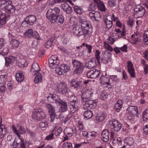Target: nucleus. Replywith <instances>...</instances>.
Wrapping results in <instances>:
<instances>
[{"label":"nucleus","mask_w":148,"mask_h":148,"mask_svg":"<svg viewBox=\"0 0 148 148\" xmlns=\"http://www.w3.org/2000/svg\"><path fill=\"white\" fill-rule=\"evenodd\" d=\"M108 5L111 7H113L116 5L115 0H109L108 1Z\"/></svg>","instance_id":"864d4df0"},{"label":"nucleus","mask_w":148,"mask_h":148,"mask_svg":"<svg viewBox=\"0 0 148 148\" xmlns=\"http://www.w3.org/2000/svg\"><path fill=\"white\" fill-rule=\"evenodd\" d=\"M53 39L52 38L49 39L47 42L45 47L47 48H49L52 45L53 42Z\"/></svg>","instance_id":"3c124183"},{"label":"nucleus","mask_w":148,"mask_h":148,"mask_svg":"<svg viewBox=\"0 0 148 148\" xmlns=\"http://www.w3.org/2000/svg\"><path fill=\"white\" fill-rule=\"evenodd\" d=\"M85 65L86 67L89 69L94 68L96 66V61L95 59L92 58L86 62Z\"/></svg>","instance_id":"f3484780"},{"label":"nucleus","mask_w":148,"mask_h":148,"mask_svg":"<svg viewBox=\"0 0 148 148\" xmlns=\"http://www.w3.org/2000/svg\"><path fill=\"white\" fill-rule=\"evenodd\" d=\"M100 74V71L97 69H94L88 71L87 73L88 78L91 79H95L97 78Z\"/></svg>","instance_id":"9b49d317"},{"label":"nucleus","mask_w":148,"mask_h":148,"mask_svg":"<svg viewBox=\"0 0 148 148\" xmlns=\"http://www.w3.org/2000/svg\"><path fill=\"white\" fill-rule=\"evenodd\" d=\"M109 132L108 130H103L101 133V138L103 142H107L109 139Z\"/></svg>","instance_id":"a211bd4d"},{"label":"nucleus","mask_w":148,"mask_h":148,"mask_svg":"<svg viewBox=\"0 0 148 148\" xmlns=\"http://www.w3.org/2000/svg\"><path fill=\"white\" fill-rule=\"evenodd\" d=\"M15 10L11 1L7 0L0 2V15L2 17L1 18L5 20V23L9 18V16L4 12L12 14L14 12Z\"/></svg>","instance_id":"f257e3e1"},{"label":"nucleus","mask_w":148,"mask_h":148,"mask_svg":"<svg viewBox=\"0 0 148 148\" xmlns=\"http://www.w3.org/2000/svg\"><path fill=\"white\" fill-rule=\"evenodd\" d=\"M97 134L96 132L94 131L90 132H89L88 136L91 139H93L96 136Z\"/></svg>","instance_id":"4d7b16f0"},{"label":"nucleus","mask_w":148,"mask_h":148,"mask_svg":"<svg viewBox=\"0 0 148 148\" xmlns=\"http://www.w3.org/2000/svg\"><path fill=\"white\" fill-rule=\"evenodd\" d=\"M62 147V148H73L72 144L67 142L64 143Z\"/></svg>","instance_id":"de8ad7c7"},{"label":"nucleus","mask_w":148,"mask_h":148,"mask_svg":"<svg viewBox=\"0 0 148 148\" xmlns=\"http://www.w3.org/2000/svg\"><path fill=\"white\" fill-rule=\"evenodd\" d=\"M132 38H133V40L134 41L133 44H136L138 40V38L137 35H132L131 36Z\"/></svg>","instance_id":"0e129e2a"},{"label":"nucleus","mask_w":148,"mask_h":148,"mask_svg":"<svg viewBox=\"0 0 148 148\" xmlns=\"http://www.w3.org/2000/svg\"><path fill=\"white\" fill-rule=\"evenodd\" d=\"M62 132V129L61 127L57 129V130H56L55 132V134L56 136H59L60 133Z\"/></svg>","instance_id":"680f3d73"},{"label":"nucleus","mask_w":148,"mask_h":148,"mask_svg":"<svg viewBox=\"0 0 148 148\" xmlns=\"http://www.w3.org/2000/svg\"><path fill=\"white\" fill-rule=\"evenodd\" d=\"M12 127L14 133L16 134L18 136L17 137L15 138L14 141L17 144L21 145H25L23 143V141L20 138V136L19 134H18V131L16 129V128L15 126L14 125H12Z\"/></svg>","instance_id":"4468645a"},{"label":"nucleus","mask_w":148,"mask_h":148,"mask_svg":"<svg viewBox=\"0 0 148 148\" xmlns=\"http://www.w3.org/2000/svg\"><path fill=\"white\" fill-rule=\"evenodd\" d=\"M81 63L79 61L75 59H73L72 60V64H73V66L75 68Z\"/></svg>","instance_id":"8fccbe9b"},{"label":"nucleus","mask_w":148,"mask_h":148,"mask_svg":"<svg viewBox=\"0 0 148 148\" xmlns=\"http://www.w3.org/2000/svg\"><path fill=\"white\" fill-rule=\"evenodd\" d=\"M143 116L144 121L148 119V109H146L145 111L143 112Z\"/></svg>","instance_id":"09e8293b"},{"label":"nucleus","mask_w":148,"mask_h":148,"mask_svg":"<svg viewBox=\"0 0 148 148\" xmlns=\"http://www.w3.org/2000/svg\"><path fill=\"white\" fill-rule=\"evenodd\" d=\"M104 46L107 49L110 51H113L112 48L111 46L109 45L106 42H104Z\"/></svg>","instance_id":"052dcab7"},{"label":"nucleus","mask_w":148,"mask_h":148,"mask_svg":"<svg viewBox=\"0 0 148 148\" xmlns=\"http://www.w3.org/2000/svg\"><path fill=\"white\" fill-rule=\"evenodd\" d=\"M58 89L59 92L63 95H66L69 90L67 84L64 82H61L59 83Z\"/></svg>","instance_id":"6e6552de"},{"label":"nucleus","mask_w":148,"mask_h":148,"mask_svg":"<svg viewBox=\"0 0 148 148\" xmlns=\"http://www.w3.org/2000/svg\"><path fill=\"white\" fill-rule=\"evenodd\" d=\"M32 29H29L26 30L24 34V36L26 38H29L32 36L34 38L37 39V32H33Z\"/></svg>","instance_id":"2eb2a0df"},{"label":"nucleus","mask_w":148,"mask_h":148,"mask_svg":"<svg viewBox=\"0 0 148 148\" xmlns=\"http://www.w3.org/2000/svg\"><path fill=\"white\" fill-rule=\"evenodd\" d=\"M64 132L68 135L71 136L73 135V134L76 133V128L75 127L73 128H71V127L66 128L64 130Z\"/></svg>","instance_id":"4be33fe9"},{"label":"nucleus","mask_w":148,"mask_h":148,"mask_svg":"<svg viewBox=\"0 0 148 148\" xmlns=\"http://www.w3.org/2000/svg\"><path fill=\"white\" fill-rule=\"evenodd\" d=\"M45 108L48 111L49 114L55 112V107L50 103H47L45 105Z\"/></svg>","instance_id":"c756f323"},{"label":"nucleus","mask_w":148,"mask_h":148,"mask_svg":"<svg viewBox=\"0 0 148 148\" xmlns=\"http://www.w3.org/2000/svg\"><path fill=\"white\" fill-rule=\"evenodd\" d=\"M93 94L92 92L89 90H86L84 92L82 95L83 108L85 110L94 108L96 107L97 101L89 99Z\"/></svg>","instance_id":"7ed1b4c3"},{"label":"nucleus","mask_w":148,"mask_h":148,"mask_svg":"<svg viewBox=\"0 0 148 148\" xmlns=\"http://www.w3.org/2000/svg\"><path fill=\"white\" fill-rule=\"evenodd\" d=\"M16 77L17 81L19 82H22L24 79L22 73H16Z\"/></svg>","instance_id":"e433bc0d"},{"label":"nucleus","mask_w":148,"mask_h":148,"mask_svg":"<svg viewBox=\"0 0 148 148\" xmlns=\"http://www.w3.org/2000/svg\"><path fill=\"white\" fill-rule=\"evenodd\" d=\"M74 10L77 13L79 14H81L83 12L81 8L77 6H75L74 7Z\"/></svg>","instance_id":"49530a36"},{"label":"nucleus","mask_w":148,"mask_h":148,"mask_svg":"<svg viewBox=\"0 0 148 148\" xmlns=\"http://www.w3.org/2000/svg\"><path fill=\"white\" fill-rule=\"evenodd\" d=\"M54 134L51 133V134L47 136L45 138V139L47 140H51L53 138Z\"/></svg>","instance_id":"774afa93"},{"label":"nucleus","mask_w":148,"mask_h":148,"mask_svg":"<svg viewBox=\"0 0 148 148\" xmlns=\"http://www.w3.org/2000/svg\"><path fill=\"white\" fill-rule=\"evenodd\" d=\"M145 12L144 8L139 5L134 8V15H136L139 17L143 16L145 13Z\"/></svg>","instance_id":"9d476101"},{"label":"nucleus","mask_w":148,"mask_h":148,"mask_svg":"<svg viewBox=\"0 0 148 148\" xmlns=\"http://www.w3.org/2000/svg\"><path fill=\"white\" fill-rule=\"evenodd\" d=\"M38 66L39 68V69L38 70V83L42 82V76L41 74L39 73V71H40V69L39 67V66L38 64Z\"/></svg>","instance_id":"a18cd8bd"},{"label":"nucleus","mask_w":148,"mask_h":148,"mask_svg":"<svg viewBox=\"0 0 148 148\" xmlns=\"http://www.w3.org/2000/svg\"><path fill=\"white\" fill-rule=\"evenodd\" d=\"M127 110L128 112H127L126 116L129 120H133L138 117V110L137 106H130L127 108Z\"/></svg>","instance_id":"39448f33"},{"label":"nucleus","mask_w":148,"mask_h":148,"mask_svg":"<svg viewBox=\"0 0 148 148\" xmlns=\"http://www.w3.org/2000/svg\"><path fill=\"white\" fill-rule=\"evenodd\" d=\"M45 114L41 109H38V119L39 120H42L45 118Z\"/></svg>","instance_id":"cd10ccee"},{"label":"nucleus","mask_w":148,"mask_h":148,"mask_svg":"<svg viewBox=\"0 0 148 148\" xmlns=\"http://www.w3.org/2000/svg\"><path fill=\"white\" fill-rule=\"evenodd\" d=\"M16 58V57L13 56H10L9 58L6 57L5 58V65L8 66L10 64L14 63Z\"/></svg>","instance_id":"a878e982"},{"label":"nucleus","mask_w":148,"mask_h":148,"mask_svg":"<svg viewBox=\"0 0 148 148\" xmlns=\"http://www.w3.org/2000/svg\"><path fill=\"white\" fill-rule=\"evenodd\" d=\"M16 130L18 131V133L21 134H24L25 133L26 131L21 126H19L18 124L16 125Z\"/></svg>","instance_id":"f704fd0d"},{"label":"nucleus","mask_w":148,"mask_h":148,"mask_svg":"<svg viewBox=\"0 0 148 148\" xmlns=\"http://www.w3.org/2000/svg\"><path fill=\"white\" fill-rule=\"evenodd\" d=\"M47 99L53 103H58L60 105V110L61 112H66L68 110L67 104L66 102L62 100L58 96L50 95L47 97Z\"/></svg>","instance_id":"20e7f679"},{"label":"nucleus","mask_w":148,"mask_h":148,"mask_svg":"<svg viewBox=\"0 0 148 148\" xmlns=\"http://www.w3.org/2000/svg\"><path fill=\"white\" fill-rule=\"evenodd\" d=\"M49 67L51 69L56 68L60 63V60L56 56H52L48 60Z\"/></svg>","instance_id":"423d86ee"},{"label":"nucleus","mask_w":148,"mask_h":148,"mask_svg":"<svg viewBox=\"0 0 148 148\" xmlns=\"http://www.w3.org/2000/svg\"><path fill=\"white\" fill-rule=\"evenodd\" d=\"M30 71L32 75H35L34 81L35 83L37 84V80L36 77H37V63H34L32 64Z\"/></svg>","instance_id":"dca6fc26"},{"label":"nucleus","mask_w":148,"mask_h":148,"mask_svg":"<svg viewBox=\"0 0 148 148\" xmlns=\"http://www.w3.org/2000/svg\"><path fill=\"white\" fill-rule=\"evenodd\" d=\"M70 85L75 88L80 86L81 83L75 79H72L70 82Z\"/></svg>","instance_id":"c85d7f7f"},{"label":"nucleus","mask_w":148,"mask_h":148,"mask_svg":"<svg viewBox=\"0 0 148 148\" xmlns=\"http://www.w3.org/2000/svg\"><path fill=\"white\" fill-rule=\"evenodd\" d=\"M7 75L5 74L4 75L0 76V84L4 83L7 80Z\"/></svg>","instance_id":"79ce46f5"},{"label":"nucleus","mask_w":148,"mask_h":148,"mask_svg":"<svg viewBox=\"0 0 148 148\" xmlns=\"http://www.w3.org/2000/svg\"><path fill=\"white\" fill-rule=\"evenodd\" d=\"M105 118V117L103 114L100 115V116H97L96 117V119L99 122H100L104 120Z\"/></svg>","instance_id":"bf43d9fd"},{"label":"nucleus","mask_w":148,"mask_h":148,"mask_svg":"<svg viewBox=\"0 0 148 148\" xmlns=\"http://www.w3.org/2000/svg\"><path fill=\"white\" fill-rule=\"evenodd\" d=\"M60 12V9L58 7L53 9H49L46 14L47 17L50 19L51 23L62 24L64 21V17L62 15H58Z\"/></svg>","instance_id":"f03ea898"},{"label":"nucleus","mask_w":148,"mask_h":148,"mask_svg":"<svg viewBox=\"0 0 148 148\" xmlns=\"http://www.w3.org/2000/svg\"><path fill=\"white\" fill-rule=\"evenodd\" d=\"M122 106L119 105L118 103H116L114 106L115 109L117 112H119Z\"/></svg>","instance_id":"338daca9"},{"label":"nucleus","mask_w":148,"mask_h":148,"mask_svg":"<svg viewBox=\"0 0 148 148\" xmlns=\"http://www.w3.org/2000/svg\"><path fill=\"white\" fill-rule=\"evenodd\" d=\"M32 117L35 120H37V111L36 109L32 111Z\"/></svg>","instance_id":"e2e57ef3"},{"label":"nucleus","mask_w":148,"mask_h":148,"mask_svg":"<svg viewBox=\"0 0 148 148\" xmlns=\"http://www.w3.org/2000/svg\"><path fill=\"white\" fill-rule=\"evenodd\" d=\"M98 8L101 11H105V7L103 3L102 2H100L97 3V4Z\"/></svg>","instance_id":"58836bf2"},{"label":"nucleus","mask_w":148,"mask_h":148,"mask_svg":"<svg viewBox=\"0 0 148 148\" xmlns=\"http://www.w3.org/2000/svg\"><path fill=\"white\" fill-rule=\"evenodd\" d=\"M50 118V122H53L54 120L56 117V112H54L49 114Z\"/></svg>","instance_id":"6e6d98bb"},{"label":"nucleus","mask_w":148,"mask_h":148,"mask_svg":"<svg viewBox=\"0 0 148 148\" xmlns=\"http://www.w3.org/2000/svg\"><path fill=\"white\" fill-rule=\"evenodd\" d=\"M100 52L98 50H96L95 51V56L96 59L98 62L99 63L100 59Z\"/></svg>","instance_id":"603ef678"},{"label":"nucleus","mask_w":148,"mask_h":148,"mask_svg":"<svg viewBox=\"0 0 148 148\" xmlns=\"http://www.w3.org/2000/svg\"><path fill=\"white\" fill-rule=\"evenodd\" d=\"M84 118L87 119H90L93 116L92 111L90 110L86 111L84 112Z\"/></svg>","instance_id":"473e14b6"},{"label":"nucleus","mask_w":148,"mask_h":148,"mask_svg":"<svg viewBox=\"0 0 148 148\" xmlns=\"http://www.w3.org/2000/svg\"><path fill=\"white\" fill-rule=\"evenodd\" d=\"M29 24L28 21H26V18L25 19V20L23 21L21 23V26L22 27H28Z\"/></svg>","instance_id":"69168bd1"},{"label":"nucleus","mask_w":148,"mask_h":148,"mask_svg":"<svg viewBox=\"0 0 148 148\" xmlns=\"http://www.w3.org/2000/svg\"><path fill=\"white\" fill-rule=\"evenodd\" d=\"M125 144L129 146H131L134 143V140L132 138H126L125 139Z\"/></svg>","instance_id":"2f4dec72"},{"label":"nucleus","mask_w":148,"mask_h":148,"mask_svg":"<svg viewBox=\"0 0 148 148\" xmlns=\"http://www.w3.org/2000/svg\"><path fill=\"white\" fill-rule=\"evenodd\" d=\"M108 97L107 93L106 92H102L100 96V99L102 100H105Z\"/></svg>","instance_id":"13d9d810"},{"label":"nucleus","mask_w":148,"mask_h":148,"mask_svg":"<svg viewBox=\"0 0 148 148\" xmlns=\"http://www.w3.org/2000/svg\"><path fill=\"white\" fill-rule=\"evenodd\" d=\"M107 18H110V20L107 19L104 21V23L106 24L107 27L108 29L110 28L112 26V21H113L112 16L110 15H108Z\"/></svg>","instance_id":"b1692460"},{"label":"nucleus","mask_w":148,"mask_h":148,"mask_svg":"<svg viewBox=\"0 0 148 148\" xmlns=\"http://www.w3.org/2000/svg\"><path fill=\"white\" fill-rule=\"evenodd\" d=\"M110 127L115 132H118L120 130L122 127V124L115 119H112L109 122Z\"/></svg>","instance_id":"0eeeda50"},{"label":"nucleus","mask_w":148,"mask_h":148,"mask_svg":"<svg viewBox=\"0 0 148 148\" xmlns=\"http://www.w3.org/2000/svg\"><path fill=\"white\" fill-rule=\"evenodd\" d=\"M39 126L41 128H45L47 127L48 124L45 120H43L39 123Z\"/></svg>","instance_id":"c03bdc74"},{"label":"nucleus","mask_w":148,"mask_h":148,"mask_svg":"<svg viewBox=\"0 0 148 148\" xmlns=\"http://www.w3.org/2000/svg\"><path fill=\"white\" fill-rule=\"evenodd\" d=\"M26 21L29 22V25H32V23H34L36 20V16L34 15H29L26 18Z\"/></svg>","instance_id":"bb28decb"},{"label":"nucleus","mask_w":148,"mask_h":148,"mask_svg":"<svg viewBox=\"0 0 148 148\" xmlns=\"http://www.w3.org/2000/svg\"><path fill=\"white\" fill-rule=\"evenodd\" d=\"M61 8L64 12L68 14H71L72 10V8L66 3L61 5Z\"/></svg>","instance_id":"6ab92c4d"},{"label":"nucleus","mask_w":148,"mask_h":148,"mask_svg":"<svg viewBox=\"0 0 148 148\" xmlns=\"http://www.w3.org/2000/svg\"><path fill=\"white\" fill-rule=\"evenodd\" d=\"M60 67L62 68V70L63 71L64 74L69 71L70 70V68L69 66L66 64H63L60 66Z\"/></svg>","instance_id":"c9c22d12"},{"label":"nucleus","mask_w":148,"mask_h":148,"mask_svg":"<svg viewBox=\"0 0 148 148\" xmlns=\"http://www.w3.org/2000/svg\"><path fill=\"white\" fill-rule=\"evenodd\" d=\"M68 100L69 101V104H71L72 103L74 104H78V101L77 98L74 95L69 96L68 97Z\"/></svg>","instance_id":"393cba45"},{"label":"nucleus","mask_w":148,"mask_h":148,"mask_svg":"<svg viewBox=\"0 0 148 148\" xmlns=\"http://www.w3.org/2000/svg\"><path fill=\"white\" fill-rule=\"evenodd\" d=\"M79 25H81V26L84 28H89V25L87 23L86 18L83 16L79 17Z\"/></svg>","instance_id":"412c9836"},{"label":"nucleus","mask_w":148,"mask_h":148,"mask_svg":"<svg viewBox=\"0 0 148 148\" xmlns=\"http://www.w3.org/2000/svg\"><path fill=\"white\" fill-rule=\"evenodd\" d=\"M56 73H58L59 75H64V74L63 71L62 70V68L60 66L59 68H57L56 69Z\"/></svg>","instance_id":"5fc2aeb1"},{"label":"nucleus","mask_w":148,"mask_h":148,"mask_svg":"<svg viewBox=\"0 0 148 148\" xmlns=\"http://www.w3.org/2000/svg\"><path fill=\"white\" fill-rule=\"evenodd\" d=\"M111 54L108 50H106L104 52L103 56L101 58L102 61L104 64H106L108 62L111 61Z\"/></svg>","instance_id":"ddd939ff"},{"label":"nucleus","mask_w":148,"mask_h":148,"mask_svg":"<svg viewBox=\"0 0 148 148\" xmlns=\"http://www.w3.org/2000/svg\"><path fill=\"white\" fill-rule=\"evenodd\" d=\"M70 111L71 113H74L77 109L78 104H74L72 102L71 104H69Z\"/></svg>","instance_id":"7c9ffc66"},{"label":"nucleus","mask_w":148,"mask_h":148,"mask_svg":"<svg viewBox=\"0 0 148 148\" xmlns=\"http://www.w3.org/2000/svg\"><path fill=\"white\" fill-rule=\"evenodd\" d=\"M11 44L13 48H16L18 46L19 42L17 40L13 39L11 41Z\"/></svg>","instance_id":"a19ab883"},{"label":"nucleus","mask_w":148,"mask_h":148,"mask_svg":"<svg viewBox=\"0 0 148 148\" xmlns=\"http://www.w3.org/2000/svg\"><path fill=\"white\" fill-rule=\"evenodd\" d=\"M7 130L5 127L4 125H1L0 127V139H1L3 136L6 132Z\"/></svg>","instance_id":"72a5a7b5"},{"label":"nucleus","mask_w":148,"mask_h":148,"mask_svg":"<svg viewBox=\"0 0 148 148\" xmlns=\"http://www.w3.org/2000/svg\"><path fill=\"white\" fill-rule=\"evenodd\" d=\"M97 7L95 5V3H92L90 5L88 8V10L90 12L92 11H95Z\"/></svg>","instance_id":"37998d69"},{"label":"nucleus","mask_w":148,"mask_h":148,"mask_svg":"<svg viewBox=\"0 0 148 148\" xmlns=\"http://www.w3.org/2000/svg\"><path fill=\"white\" fill-rule=\"evenodd\" d=\"M127 68L128 72L130 74L131 76L132 77H135L134 69L133 68V65L131 61H129L127 63Z\"/></svg>","instance_id":"aec40b11"},{"label":"nucleus","mask_w":148,"mask_h":148,"mask_svg":"<svg viewBox=\"0 0 148 148\" xmlns=\"http://www.w3.org/2000/svg\"><path fill=\"white\" fill-rule=\"evenodd\" d=\"M90 19L93 21H99L101 19V15L100 13L95 11L89 12L88 13Z\"/></svg>","instance_id":"1a4fd4ad"},{"label":"nucleus","mask_w":148,"mask_h":148,"mask_svg":"<svg viewBox=\"0 0 148 148\" xmlns=\"http://www.w3.org/2000/svg\"><path fill=\"white\" fill-rule=\"evenodd\" d=\"M84 68V65L82 63H81L76 67V69L74 71L73 73L75 74H81L83 72Z\"/></svg>","instance_id":"5701e85b"},{"label":"nucleus","mask_w":148,"mask_h":148,"mask_svg":"<svg viewBox=\"0 0 148 148\" xmlns=\"http://www.w3.org/2000/svg\"><path fill=\"white\" fill-rule=\"evenodd\" d=\"M12 148H25V145H21L13 141L11 145Z\"/></svg>","instance_id":"ea45409f"},{"label":"nucleus","mask_w":148,"mask_h":148,"mask_svg":"<svg viewBox=\"0 0 148 148\" xmlns=\"http://www.w3.org/2000/svg\"><path fill=\"white\" fill-rule=\"evenodd\" d=\"M83 28L81 25L77 24L73 28V32L75 35L81 36L84 33Z\"/></svg>","instance_id":"f8f14e48"},{"label":"nucleus","mask_w":148,"mask_h":148,"mask_svg":"<svg viewBox=\"0 0 148 148\" xmlns=\"http://www.w3.org/2000/svg\"><path fill=\"white\" fill-rule=\"evenodd\" d=\"M100 79L101 83H102L103 84H106L108 85L109 84L108 82H107L109 80V79L108 77H105L104 75H102L101 76Z\"/></svg>","instance_id":"4c0bfd02"}]
</instances>
